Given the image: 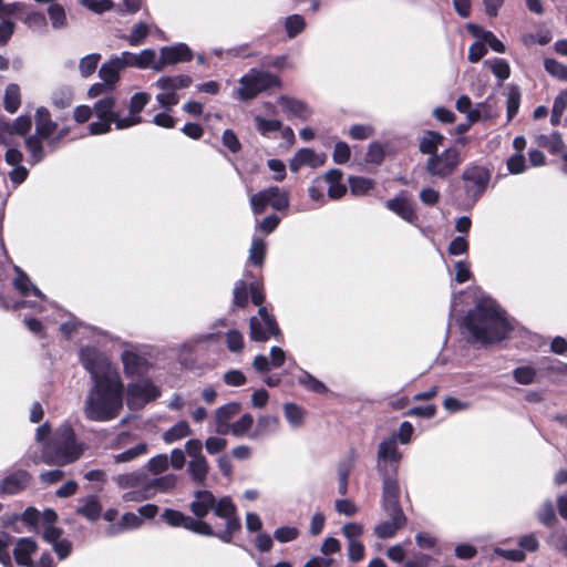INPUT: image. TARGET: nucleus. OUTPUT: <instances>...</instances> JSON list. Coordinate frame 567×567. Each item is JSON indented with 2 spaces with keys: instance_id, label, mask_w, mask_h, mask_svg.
I'll return each mask as SVG.
<instances>
[{
  "instance_id": "obj_1",
  "label": "nucleus",
  "mask_w": 567,
  "mask_h": 567,
  "mask_svg": "<svg viewBox=\"0 0 567 567\" xmlns=\"http://www.w3.org/2000/svg\"><path fill=\"white\" fill-rule=\"evenodd\" d=\"M79 357L92 382L84 401V416L101 423L116 419L123 410L124 401V383L118 371L94 347H82Z\"/></svg>"
},
{
  "instance_id": "obj_2",
  "label": "nucleus",
  "mask_w": 567,
  "mask_h": 567,
  "mask_svg": "<svg viewBox=\"0 0 567 567\" xmlns=\"http://www.w3.org/2000/svg\"><path fill=\"white\" fill-rule=\"evenodd\" d=\"M470 341L482 347L493 346L507 339L514 329V320L489 297L478 299L463 321Z\"/></svg>"
},
{
  "instance_id": "obj_3",
  "label": "nucleus",
  "mask_w": 567,
  "mask_h": 567,
  "mask_svg": "<svg viewBox=\"0 0 567 567\" xmlns=\"http://www.w3.org/2000/svg\"><path fill=\"white\" fill-rule=\"evenodd\" d=\"M189 511L195 519L204 518L213 512L218 518L225 520L223 529H215L209 537H216L225 544H231L234 537L241 530V520L237 513V507L229 496H223L219 499L208 489H197L193 494V501L189 503Z\"/></svg>"
},
{
  "instance_id": "obj_4",
  "label": "nucleus",
  "mask_w": 567,
  "mask_h": 567,
  "mask_svg": "<svg viewBox=\"0 0 567 567\" xmlns=\"http://www.w3.org/2000/svg\"><path fill=\"white\" fill-rule=\"evenodd\" d=\"M83 453V446L76 441L74 430L70 424L61 425L52 444L44 446L42 461L47 465L65 466L78 461Z\"/></svg>"
},
{
  "instance_id": "obj_5",
  "label": "nucleus",
  "mask_w": 567,
  "mask_h": 567,
  "mask_svg": "<svg viewBox=\"0 0 567 567\" xmlns=\"http://www.w3.org/2000/svg\"><path fill=\"white\" fill-rule=\"evenodd\" d=\"M413 433V424L409 421L402 422L398 431L392 432L391 435L379 443L377 450V463L400 467V463L403 460V453L399 450L398 444H410Z\"/></svg>"
},
{
  "instance_id": "obj_6",
  "label": "nucleus",
  "mask_w": 567,
  "mask_h": 567,
  "mask_svg": "<svg viewBox=\"0 0 567 567\" xmlns=\"http://www.w3.org/2000/svg\"><path fill=\"white\" fill-rule=\"evenodd\" d=\"M239 84L237 90L239 100L249 101L264 91L280 87L281 80L271 72L252 68L239 79Z\"/></svg>"
},
{
  "instance_id": "obj_7",
  "label": "nucleus",
  "mask_w": 567,
  "mask_h": 567,
  "mask_svg": "<svg viewBox=\"0 0 567 567\" xmlns=\"http://www.w3.org/2000/svg\"><path fill=\"white\" fill-rule=\"evenodd\" d=\"M462 162L461 152L456 147H449L433 156H429L424 168L429 176L446 179L455 173Z\"/></svg>"
},
{
  "instance_id": "obj_8",
  "label": "nucleus",
  "mask_w": 567,
  "mask_h": 567,
  "mask_svg": "<svg viewBox=\"0 0 567 567\" xmlns=\"http://www.w3.org/2000/svg\"><path fill=\"white\" fill-rule=\"evenodd\" d=\"M94 115L97 121L89 124L91 135H101L111 131L112 123L116 125L117 118L122 116L115 111V99L106 95L97 100L93 105Z\"/></svg>"
},
{
  "instance_id": "obj_9",
  "label": "nucleus",
  "mask_w": 567,
  "mask_h": 567,
  "mask_svg": "<svg viewBox=\"0 0 567 567\" xmlns=\"http://www.w3.org/2000/svg\"><path fill=\"white\" fill-rule=\"evenodd\" d=\"M462 181L466 198L474 204L485 193L491 181V172L484 166L471 164L464 168Z\"/></svg>"
},
{
  "instance_id": "obj_10",
  "label": "nucleus",
  "mask_w": 567,
  "mask_h": 567,
  "mask_svg": "<svg viewBox=\"0 0 567 567\" xmlns=\"http://www.w3.org/2000/svg\"><path fill=\"white\" fill-rule=\"evenodd\" d=\"M375 467L382 478V508L401 506L400 486L398 482L399 467L378 463Z\"/></svg>"
},
{
  "instance_id": "obj_11",
  "label": "nucleus",
  "mask_w": 567,
  "mask_h": 567,
  "mask_svg": "<svg viewBox=\"0 0 567 567\" xmlns=\"http://www.w3.org/2000/svg\"><path fill=\"white\" fill-rule=\"evenodd\" d=\"M162 519L172 527H183L194 534L200 536H210L213 533V526L200 519H195L181 511L166 508L161 515Z\"/></svg>"
},
{
  "instance_id": "obj_12",
  "label": "nucleus",
  "mask_w": 567,
  "mask_h": 567,
  "mask_svg": "<svg viewBox=\"0 0 567 567\" xmlns=\"http://www.w3.org/2000/svg\"><path fill=\"white\" fill-rule=\"evenodd\" d=\"M127 399L133 404L145 405L158 399L162 394L161 388L157 386L150 378H138L132 381L126 388Z\"/></svg>"
},
{
  "instance_id": "obj_13",
  "label": "nucleus",
  "mask_w": 567,
  "mask_h": 567,
  "mask_svg": "<svg viewBox=\"0 0 567 567\" xmlns=\"http://www.w3.org/2000/svg\"><path fill=\"white\" fill-rule=\"evenodd\" d=\"M194 58L192 49L183 42L159 49V58L157 59L154 71L161 72L167 65H175L181 62H189Z\"/></svg>"
},
{
  "instance_id": "obj_14",
  "label": "nucleus",
  "mask_w": 567,
  "mask_h": 567,
  "mask_svg": "<svg viewBox=\"0 0 567 567\" xmlns=\"http://www.w3.org/2000/svg\"><path fill=\"white\" fill-rule=\"evenodd\" d=\"M123 371L127 378L145 377L152 363L135 349H126L121 353Z\"/></svg>"
},
{
  "instance_id": "obj_15",
  "label": "nucleus",
  "mask_w": 567,
  "mask_h": 567,
  "mask_svg": "<svg viewBox=\"0 0 567 567\" xmlns=\"http://www.w3.org/2000/svg\"><path fill=\"white\" fill-rule=\"evenodd\" d=\"M384 205L390 212L406 223L417 226L419 215L405 192H401L395 197L388 199Z\"/></svg>"
},
{
  "instance_id": "obj_16",
  "label": "nucleus",
  "mask_w": 567,
  "mask_h": 567,
  "mask_svg": "<svg viewBox=\"0 0 567 567\" xmlns=\"http://www.w3.org/2000/svg\"><path fill=\"white\" fill-rule=\"evenodd\" d=\"M148 101L150 95L147 93H135L130 100L128 115L122 118H117L116 130H125L141 123L142 117L140 116V113L143 111Z\"/></svg>"
},
{
  "instance_id": "obj_17",
  "label": "nucleus",
  "mask_w": 567,
  "mask_h": 567,
  "mask_svg": "<svg viewBox=\"0 0 567 567\" xmlns=\"http://www.w3.org/2000/svg\"><path fill=\"white\" fill-rule=\"evenodd\" d=\"M31 475L24 470L9 473L0 484V495H16L23 491L30 483Z\"/></svg>"
},
{
  "instance_id": "obj_18",
  "label": "nucleus",
  "mask_w": 567,
  "mask_h": 567,
  "mask_svg": "<svg viewBox=\"0 0 567 567\" xmlns=\"http://www.w3.org/2000/svg\"><path fill=\"white\" fill-rule=\"evenodd\" d=\"M326 156L317 154L312 148L303 147L296 152L289 161V168L297 173L302 166L319 167L324 164Z\"/></svg>"
},
{
  "instance_id": "obj_19",
  "label": "nucleus",
  "mask_w": 567,
  "mask_h": 567,
  "mask_svg": "<svg viewBox=\"0 0 567 567\" xmlns=\"http://www.w3.org/2000/svg\"><path fill=\"white\" fill-rule=\"evenodd\" d=\"M38 545L31 537L19 538L13 548V557L18 565L33 567L32 555L37 551Z\"/></svg>"
},
{
  "instance_id": "obj_20",
  "label": "nucleus",
  "mask_w": 567,
  "mask_h": 567,
  "mask_svg": "<svg viewBox=\"0 0 567 567\" xmlns=\"http://www.w3.org/2000/svg\"><path fill=\"white\" fill-rule=\"evenodd\" d=\"M278 104L289 117L292 116L307 121L312 114L311 109L305 102L295 97L281 95L278 97Z\"/></svg>"
},
{
  "instance_id": "obj_21",
  "label": "nucleus",
  "mask_w": 567,
  "mask_h": 567,
  "mask_svg": "<svg viewBox=\"0 0 567 567\" xmlns=\"http://www.w3.org/2000/svg\"><path fill=\"white\" fill-rule=\"evenodd\" d=\"M323 185H328V197L330 199H340L347 193V186L343 184V173L338 168H331L320 176Z\"/></svg>"
},
{
  "instance_id": "obj_22",
  "label": "nucleus",
  "mask_w": 567,
  "mask_h": 567,
  "mask_svg": "<svg viewBox=\"0 0 567 567\" xmlns=\"http://www.w3.org/2000/svg\"><path fill=\"white\" fill-rule=\"evenodd\" d=\"M35 134L42 138H50L58 128V123L51 120V114L48 109L41 106L35 111Z\"/></svg>"
},
{
  "instance_id": "obj_23",
  "label": "nucleus",
  "mask_w": 567,
  "mask_h": 567,
  "mask_svg": "<svg viewBox=\"0 0 567 567\" xmlns=\"http://www.w3.org/2000/svg\"><path fill=\"white\" fill-rule=\"evenodd\" d=\"M120 488H146L148 475L144 470L120 474L114 478Z\"/></svg>"
},
{
  "instance_id": "obj_24",
  "label": "nucleus",
  "mask_w": 567,
  "mask_h": 567,
  "mask_svg": "<svg viewBox=\"0 0 567 567\" xmlns=\"http://www.w3.org/2000/svg\"><path fill=\"white\" fill-rule=\"evenodd\" d=\"M444 140L443 134L440 132L431 130L424 131L419 141V151L424 155L433 156L440 153L439 147L443 144Z\"/></svg>"
},
{
  "instance_id": "obj_25",
  "label": "nucleus",
  "mask_w": 567,
  "mask_h": 567,
  "mask_svg": "<svg viewBox=\"0 0 567 567\" xmlns=\"http://www.w3.org/2000/svg\"><path fill=\"white\" fill-rule=\"evenodd\" d=\"M143 519L135 513H125L117 524L109 526L105 534L110 537L127 530L137 529L142 526Z\"/></svg>"
},
{
  "instance_id": "obj_26",
  "label": "nucleus",
  "mask_w": 567,
  "mask_h": 567,
  "mask_svg": "<svg viewBox=\"0 0 567 567\" xmlns=\"http://www.w3.org/2000/svg\"><path fill=\"white\" fill-rule=\"evenodd\" d=\"M279 429V419L275 415H261L257 420L255 430L249 433V439L258 440L260 437L271 435Z\"/></svg>"
},
{
  "instance_id": "obj_27",
  "label": "nucleus",
  "mask_w": 567,
  "mask_h": 567,
  "mask_svg": "<svg viewBox=\"0 0 567 567\" xmlns=\"http://www.w3.org/2000/svg\"><path fill=\"white\" fill-rule=\"evenodd\" d=\"M467 28L474 37L482 40L485 45H489L493 51L497 53L505 52L506 48L504 43L498 40L492 31L484 30L481 27L472 23H470Z\"/></svg>"
},
{
  "instance_id": "obj_28",
  "label": "nucleus",
  "mask_w": 567,
  "mask_h": 567,
  "mask_svg": "<svg viewBox=\"0 0 567 567\" xmlns=\"http://www.w3.org/2000/svg\"><path fill=\"white\" fill-rule=\"evenodd\" d=\"M43 142L49 143V138H42L39 134H32L25 137L24 145L27 151L30 153V163L32 165L43 161L45 153L43 148Z\"/></svg>"
},
{
  "instance_id": "obj_29",
  "label": "nucleus",
  "mask_w": 567,
  "mask_h": 567,
  "mask_svg": "<svg viewBox=\"0 0 567 567\" xmlns=\"http://www.w3.org/2000/svg\"><path fill=\"white\" fill-rule=\"evenodd\" d=\"M193 80L189 75L181 74L173 76L159 78L155 85L162 91L176 92L181 89H186L192 84Z\"/></svg>"
},
{
  "instance_id": "obj_30",
  "label": "nucleus",
  "mask_w": 567,
  "mask_h": 567,
  "mask_svg": "<svg viewBox=\"0 0 567 567\" xmlns=\"http://www.w3.org/2000/svg\"><path fill=\"white\" fill-rule=\"evenodd\" d=\"M17 277L13 280L14 288L22 295L28 296L30 292H32L35 297H38L40 300H44L45 296L41 292V290L35 287L30 278L27 276L25 272H23L19 267H14Z\"/></svg>"
},
{
  "instance_id": "obj_31",
  "label": "nucleus",
  "mask_w": 567,
  "mask_h": 567,
  "mask_svg": "<svg viewBox=\"0 0 567 567\" xmlns=\"http://www.w3.org/2000/svg\"><path fill=\"white\" fill-rule=\"evenodd\" d=\"M177 476L175 474H166L159 477H150L147 482V489L152 491V497L157 493H167L175 488Z\"/></svg>"
},
{
  "instance_id": "obj_32",
  "label": "nucleus",
  "mask_w": 567,
  "mask_h": 567,
  "mask_svg": "<svg viewBox=\"0 0 567 567\" xmlns=\"http://www.w3.org/2000/svg\"><path fill=\"white\" fill-rule=\"evenodd\" d=\"M76 514L94 522L102 514V505L95 495H90L83 499V505L78 507Z\"/></svg>"
},
{
  "instance_id": "obj_33",
  "label": "nucleus",
  "mask_w": 567,
  "mask_h": 567,
  "mask_svg": "<svg viewBox=\"0 0 567 567\" xmlns=\"http://www.w3.org/2000/svg\"><path fill=\"white\" fill-rule=\"evenodd\" d=\"M354 464V451H351L349 456L341 460L338 464V491L341 495L348 492V480Z\"/></svg>"
},
{
  "instance_id": "obj_34",
  "label": "nucleus",
  "mask_w": 567,
  "mask_h": 567,
  "mask_svg": "<svg viewBox=\"0 0 567 567\" xmlns=\"http://www.w3.org/2000/svg\"><path fill=\"white\" fill-rule=\"evenodd\" d=\"M122 71L120 62L111 58L109 61L104 62L100 70L99 76L102 81L109 83L114 87L115 83L120 79V72Z\"/></svg>"
},
{
  "instance_id": "obj_35",
  "label": "nucleus",
  "mask_w": 567,
  "mask_h": 567,
  "mask_svg": "<svg viewBox=\"0 0 567 567\" xmlns=\"http://www.w3.org/2000/svg\"><path fill=\"white\" fill-rule=\"evenodd\" d=\"M208 463L206 457L190 460L188 463V473L194 483L204 485L208 474Z\"/></svg>"
},
{
  "instance_id": "obj_36",
  "label": "nucleus",
  "mask_w": 567,
  "mask_h": 567,
  "mask_svg": "<svg viewBox=\"0 0 567 567\" xmlns=\"http://www.w3.org/2000/svg\"><path fill=\"white\" fill-rule=\"evenodd\" d=\"M537 145L546 148L549 153L556 155L564 148V142L560 133L540 134L537 136Z\"/></svg>"
},
{
  "instance_id": "obj_37",
  "label": "nucleus",
  "mask_w": 567,
  "mask_h": 567,
  "mask_svg": "<svg viewBox=\"0 0 567 567\" xmlns=\"http://www.w3.org/2000/svg\"><path fill=\"white\" fill-rule=\"evenodd\" d=\"M192 434L188 423L184 420L178 421L163 434V440L167 444H172Z\"/></svg>"
},
{
  "instance_id": "obj_38",
  "label": "nucleus",
  "mask_w": 567,
  "mask_h": 567,
  "mask_svg": "<svg viewBox=\"0 0 567 567\" xmlns=\"http://www.w3.org/2000/svg\"><path fill=\"white\" fill-rule=\"evenodd\" d=\"M282 409L285 417L291 427L298 429L303 424L306 412L301 406L288 402L284 404Z\"/></svg>"
},
{
  "instance_id": "obj_39",
  "label": "nucleus",
  "mask_w": 567,
  "mask_h": 567,
  "mask_svg": "<svg viewBox=\"0 0 567 567\" xmlns=\"http://www.w3.org/2000/svg\"><path fill=\"white\" fill-rule=\"evenodd\" d=\"M269 205L275 210H286L289 207V194L277 186L267 188Z\"/></svg>"
},
{
  "instance_id": "obj_40",
  "label": "nucleus",
  "mask_w": 567,
  "mask_h": 567,
  "mask_svg": "<svg viewBox=\"0 0 567 567\" xmlns=\"http://www.w3.org/2000/svg\"><path fill=\"white\" fill-rule=\"evenodd\" d=\"M47 11L53 29L59 30L68 25L66 12L62 4L51 2Z\"/></svg>"
},
{
  "instance_id": "obj_41",
  "label": "nucleus",
  "mask_w": 567,
  "mask_h": 567,
  "mask_svg": "<svg viewBox=\"0 0 567 567\" xmlns=\"http://www.w3.org/2000/svg\"><path fill=\"white\" fill-rule=\"evenodd\" d=\"M298 383L305 386L308 391H311L317 394H326L329 391V389L323 382H321L311 373L305 370H302L301 374L298 377Z\"/></svg>"
},
{
  "instance_id": "obj_42",
  "label": "nucleus",
  "mask_w": 567,
  "mask_h": 567,
  "mask_svg": "<svg viewBox=\"0 0 567 567\" xmlns=\"http://www.w3.org/2000/svg\"><path fill=\"white\" fill-rule=\"evenodd\" d=\"M284 27L289 39H295L306 30L307 23L302 16L291 14L285 19Z\"/></svg>"
},
{
  "instance_id": "obj_43",
  "label": "nucleus",
  "mask_w": 567,
  "mask_h": 567,
  "mask_svg": "<svg viewBox=\"0 0 567 567\" xmlns=\"http://www.w3.org/2000/svg\"><path fill=\"white\" fill-rule=\"evenodd\" d=\"M266 250V241L261 237H252L251 245L249 248V261L254 266H261L264 264Z\"/></svg>"
},
{
  "instance_id": "obj_44",
  "label": "nucleus",
  "mask_w": 567,
  "mask_h": 567,
  "mask_svg": "<svg viewBox=\"0 0 567 567\" xmlns=\"http://www.w3.org/2000/svg\"><path fill=\"white\" fill-rule=\"evenodd\" d=\"M515 382L522 385H530L537 381V371L532 365L517 367L512 371Z\"/></svg>"
},
{
  "instance_id": "obj_45",
  "label": "nucleus",
  "mask_w": 567,
  "mask_h": 567,
  "mask_svg": "<svg viewBox=\"0 0 567 567\" xmlns=\"http://www.w3.org/2000/svg\"><path fill=\"white\" fill-rule=\"evenodd\" d=\"M492 73L501 81H505L511 75V66L505 59L494 58L484 61Z\"/></svg>"
},
{
  "instance_id": "obj_46",
  "label": "nucleus",
  "mask_w": 567,
  "mask_h": 567,
  "mask_svg": "<svg viewBox=\"0 0 567 567\" xmlns=\"http://www.w3.org/2000/svg\"><path fill=\"white\" fill-rule=\"evenodd\" d=\"M536 517L544 526L551 527L557 520L554 503L550 499L544 501L536 513Z\"/></svg>"
},
{
  "instance_id": "obj_47",
  "label": "nucleus",
  "mask_w": 567,
  "mask_h": 567,
  "mask_svg": "<svg viewBox=\"0 0 567 567\" xmlns=\"http://www.w3.org/2000/svg\"><path fill=\"white\" fill-rule=\"evenodd\" d=\"M348 182L350 192L354 196L365 195L374 187L373 179L363 176H350Z\"/></svg>"
},
{
  "instance_id": "obj_48",
  "label": "nucleus",
  "mask_w": 567,
  "mask_h": 567,
  "mask_svg": "<svg viewBox=\"0 0 567 567\" xmlns=\"http://www.w3.org/2000/svg\"><path fill=\"white\" fill-rule=\"evenodd\" d=\"M249 336L252 341L265 342L272 334L267 330L264 322L257 316H252L249 320Z\"/></svg>"
},
{
  "instance_id": "obj_49",
  "label": "nucleus",
  "mask_w": 567,
  "mask_h": 567,
  "mask_svg": "<svg viewBox=\"0 0 567 567\" xmlns=\"http://www.w3.org/2000/svg\"><path fill=\"white\" fill-rule=\"evenodd\" d=\"M20 89L17 84H9L4 91L3 104L9 113H16L20 106Z\"/></svg>"
},
{
  "instance_id": "obj_50",
  "label": "nucleus",
  "mask_w": 567,
  "mask_h": 567,
  "mask_svg": "<svg viewBox=\"0 0 567 567\" xmlns=\"http://www.w3.org/2000/svg\"><path fill=\"white\" fill-rule=\"evenodd\" d=\"M507 118L513 120L518 113L520 105V90L517 85L511 84L507 86Z\"/></svg>"
},
{
  "instance_id": "obj_51",
  "label": "nucleus",
  "mask_w": 567,
  "mask_h": 567,
  "mask_svg": "<svg viewBox=\"0 0 567 567\" xmlns=\"http://www.w3.org/2000/svg\"><path fill=\"white\" fill-rule=\"evenodd\" d=\"M405 525L394 520H384L374 527V534L380 539H389L395 536L398 530L403 528Z\"/></svg>"
},
{
  "instance_id": "obj_52",
  "label": "nucleus",
  "mask_w": 567,
  "mask_h": 567,
  "mask_svg": "<svg viewBox=\"0 0 567 567\" xmlns=\"http://www.w3.org/2000/svg\"><path fill=\"white\" fill-rule=\"evenodd\" d=\"M148 445L145 442H141L136 444L135 446L114 455V462L120 463H127L131 462L142 455H144L147 452Z\"/></svg>"
},
{
  "instance_id": "obj_53",
  "label": "nucleus",
  "mask_w": 567,
  "mask_h": 567,
  "mask_svg": "<svg viewBox=\"0 0 567 567\" xmlns=\"http://www.w3.org/2000/svg\"><path fill=\"white\" fill-rule=\"evenodd\" d=\"M6 131L10 134L27 135L32 126V120L29 115H21L17 117L12 123H6Z\"/></svg>"
},
{
  "instance_id": "obj_54",
  "label": "nucleus",
  "mask_w": 567,
  "mask_h": 567,
  "mask_svg": "<svg viewBox=\"0 0 567 567\" xmlns=\"http://www.w3.org/2000/svg\"><path fill=\"white\" fill-rule=\"evenodd\" d=\"M14 537L6 532L0 533V564L3 567H13L10 555V546Z\"/></svg>"
},
{
  "instance_id": "obj_55",
  "label": "nucleus",
  "mask_w": 567,
  "mask_h": 567,
  "mask_svg": "<svg viewBox=\"0 0 567 567\" xmlns=\"http://www.w3.org/2000/svg\"><path fill=\"white\" fill-rule=\"evenodd\" d=\"M249 301V288L244 280H237L234 285L233 303L239 308H246Z\"/></svg>"
},
{
  "instance_id": "obj_56",
  "label": "nucleus",
  "mask_w": 567,
  "mask_h": 567,
  "mask_svg": "<svg viewBox=\"0 0 567 567\" xmlns=\"http://www.w3.org/2000/svg\"><path fill=\"white\" fill-rule=\"evenodd\" d=\"M255 123L258 132L264 136H268L270 133L278 132L282 128L281 121L268 120L260 115H257L255 117Z\"/></svg>"
},
{
  "instance_id": "obj_57",
  "label": "nucleus",
  "mask_w": 567,
  "mask_h": 567,
  "mask_svg": "<svg viewBox=\"0 0 567 567\" xmlns=\"http://www.w3.org/2000/svg\"><path fill=\"white\" fill-rule=\"evenodd\" d=\"M567 107V92H560L554 100L550 115V123L558 125Z\"/></svg>"
},
{
  "instance_id": "obj_58",
  "label": "nucleus",
  "mask_w": 567,
  "mask_h": 567,
  "mask_svg": "<svg viewBox=\"0 0 567 567\" xmlns=\"http://www.w3.org/2000/svg\"><path fill=\"white\" fill-rule=\"evenodd\" d=\"M100 60H101L100 53H91V54L83 56L79 63V70H80L81 75L83 78H87L91 74H93L97 68Z\"/></svg>"
},
{
  "instance_id": "obj_59",
  "label": "nucleus",
  "mask_w": 567,
  "mask_h": 567,
  "mask_svg": "<svg viewBox=\"0 0 567 567\" xmlns=\"http://www.w3.org/2000/svg\"><path fill=\"white\" fill-rule=\"evenodd\" d=\"M135 68L137 69L151 68L154 70L157 62L154 49H144L138 54H135Z\"/></svg>"
},
{
  "instance_id": "obj_60",
  "label": "nucleus",
  "mask_w": 567,
  "mask_h": 567,
  "mask_svg": "<svg viewBox=\"0 0 567 567\" xmlns=\"http://www.w3.org/2000/svg\"><path fill=\"white\" fill-rule=\"evenodd\" d=\"M148 25L145 22H138L133 27L126 40L132 47L141 45L148 35Z\"/></svg>"
},
{
  "instance_id": "obj_61",
  "label": "nucleus",
  "mask_w": 567,
  "mask_h": 567,
  "mask_svg": "<svg viewBox=\"0 0 567 567\" xmlns=\"http://www.w3.org/2000/svg\"><path fill=\"white\" fill-rule=\"evenodd\" d=\"M80 4L96 14H102L115 7L113 0H80Z\"/></svg>"
},
{
  "instance_id": "obj_62",
  "label": "nucleus",
  "mask_w": 567,
  "mask_h": 567,
  "mask_svg": "<svg viewBox=\"0 0 567 567\" xmlns=\"http://www.w3.org/2000/svg\"><path fill=\"white\" fill-rule=\"evenodd\" d=\"M258 319L264 322L267 330L272 334V337H279L281 334V331L278 327V323L276 321V318L270 315L266 307L258 306Z\"/></svg>"
},
{
  "instance_id": "obj_63",
  "label": "nucleus",
  "mask_w": 567,
  "mask_h": 567,
  "mask_svg": "<svg viewBox=\"0 0 567 567\" xmlns=\"http://www.w3.org/2000/svg\"><path fill=\"white\" fill-rule=\"evenodd\" d=\"M544 68L554 78L567 82V66L565 64L555 59H546L544 61Z\"/></svg>"
},
{
  "instance_id": "obj_64",
  "label": "nucleus",
  "mask_w": 567,
  "mask_h": 567,
  "mask_svg": "<svg viewBox=\"0 0 567 567\" xmlns=\"http://www.w3.org/2000/svg\"><path fill=\"white\" fill-rule=\"evenodd\" d=\"M240 411L238 402H229L219 406L215 412V420L229 422Z\"/></svg>"
}]
</instances>
